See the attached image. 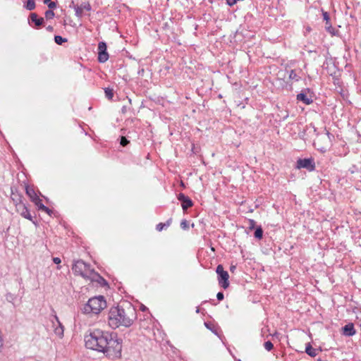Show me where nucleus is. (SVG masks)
Listing matches in <instances>:
<instances>
[{
  "label": "nucleus",
  "instance_id": "obj_1",
  "mask_svg": "<svg viewBox=\"0 0 361 361\" xmlns=\"http://www.w3.org/2000/svg\"><path fill=\"white\" fill-rule=\"evenodd\" d=\"M112 340L111 335L104 333L101 330L96 329L91 331L89 334L85 336V343L86 348L102 352L106 356H109V341Z\"/></svg>",
  "mask_w": 361,
  "mask_h": 361
},
{
  "label": "nucleus",
  "instance_id": "obj_2",
  "mask_svg": "<svg viewBox=\"0 0 361 361\" xmlns=\"http://www.w3.org/2000/svg\"><path fill=\"white\" fill-rule=\"evenodd\" d=\"M114 309L116 310L114 320L118 324L117 326L122 325L129 327L133 324L136 319V310L130 302L121 301Z\"/></svg>",
  "mask_w": 361,
  "mask_h": 361
},
{
  "label": "nucleus",
  "instance_id": "obj_3",
  "mask_svg": "<svg viewBox=\"0 0 361 361\" xmlns=\"http://www.w3.org/2000/svg\"><path fill=\"white\" fill-rule=\"evenodd\" d=\"M106 307V302L104 296L99 295L90 298L80 310L85 314H98Z\"/></svg>",
  "mask_w": 361,
  "mask_h": 361
},
{
  "label": "nucleus",
  "instance_id": "obj_4",
  "mask_svg": "<svg viewBox=\"0 0 361 361\" xmlns=\"http://www.w3.org/2000/svg\"><path fill=\"white\" fill-rule=\"evenodd\" d=\"M72 270L75 275L81 276L84 279H100L99 274H97L94 269H92L90 264L80 259L74 262Z\"/></svg>",
  "mask_w": 361,
  "mask_h": 361
},
{
  "label": "nucleus",
  "instance_id": "obj_5",
  "mask_svg": "<svg viewBox=\"0 0 361 361\" xmlns=\"http://www.w3.org/2000/svg\"><path fill=\"white\" fill-rule=\"evenodd\" d=\"M216 272L217 274L218 282L220 286L226 289L229 286V275L228 271L224 269L222 264H219L216 267Z\"/></svg>",
  "mask_w": 361,
  "mask_h": 361
},
{
  "label": "nucleus",
  "instance_id": "obj_6",
  "mask_svg": "<svg viewBox=\"0 0 361 361\" xmlns=\"http://www.w3.org/2000/svg\"><path fill=\"white\" fill-rule=\"evenodd\" d=\"M296 168L298 169H305L309 171L315 170V163L312 158L298 159L296 162Z\"/></svg>",
  "mask_w": 361,
  "mask_h": 361
},
{
  "label": "nucleus",
  "instance_id": "obj_7",
  "mask_svg": "<svg viewBox=\"0 0 361 361\" xmlns=\"http://www.w3.org/2000/svg\"><path fill=\"white\" fill-rule=\"evenodd\" d=\"M109 59V54L106 52V44L101 42L98 45V60L100 63L106 62Z\"/></svg>",
  "mask_w": 361,
  "mask_h": 361
},
{
  "label": "nucleus",
  "instance_id": "obj_8",
  "mask_svg": "<svg viewBox=\"0 0 361 361\" xmlns=\"http://www.w3.org/2000/svg\"><path fill=\"white\" fill-rule=\"evenodd\" d=\"M177 199L181 202V207L184 212L193 206L192 200L183 193H179L177 195Z\"/></svg>",
  "mask_w": 361,
  "mask_h": 361
},
{
  "label": "nucleus",
  "instance_id": "obj_9",
  "mask_svg": "<svg viewBox=\"0 0 361 361\" xmlns=\"http://www.w3.org/2000/svg\"><path fill=\"white\" fill-rule=\"evenodd\" d=\"M16 212L23 217H24L25 219H27L30 221H32L33 223H35L33 221H32V215L30 214L27 206L25 205V203H23L21 204H17V207H16Z\"/></svg>",
  "mask_w": 361,
  "mask_h": 361
},
{
  "label": "nucleus",
  "instance_id": "obj_10",
  "mask_svg": "<svg viewBox=\"0 0 361 361\" xmlns=\"http://www.w3.org/2000/svg\"><path fill=\"white\" fill-rule=\"evenodd\" d=\"M310 91L309 88L305 89L300 93L297 94L296 99L298 101L302 102L306 105H310L313 102V99L311 97H308L305 92Z\"/></svg>",
  "mask_w": 361,
  "mask_h": 361
},
{
  "label": "nucleus",
  "instance_id": "obj_11",
  "mask_svg": "<svg viewBox=\"0 0 361 361\" xmlns=\"http://www.w3.org/2000/svg\"><path fill=\"white\" fill-rule=\"evenodd\" d=\"M342 334L345 336H353L356 334V331L353 323H348L342 327Z\"/></svg>",
  "mask_w": 361,
  "mask_h": 361
},
{
  "label": "nucleus",
  "instance_id": "obj_12",
  "mask_svg": "<svg viewBox=\"0 0 361 361\" xmlns=\"http://www.w3.org/2000/svg\"><path fill=\"white\" fill-rule=\"evenodd\" d=\"M90 9L91 6L88 3H82L80 6L77 5L75 6V14L78 17H81L82 16L84 10L90 11Z\"/></svg>",
  "mask_w": 361,
  "mask_h": 361
},
{
  "label": "nucleus",
  "instance_id": "obj_13",
  "mask_svg": "<svg viewBox=\"0 0 361 361\" xmlns=\"http://www.w3.org/2000/svg\"><path fill=\"white\" fill-rule=\"evenodd\" d=\"M30 18L35 25L36 28H39L41 25H42L44 23V20L43 18H39L37 14L35 13H32L30 15Z\"/></svg>",
  "mask_w": 361,
  "mask_h": 361
},
{
  "label": "nucleus",
  "instance_id": "obj_14",
  "mask_svg": "<svg viewBox=\"0 0 361 361\" xmlns=\"http://www.w3.org/2000/svg\"><path fill=\"white\" fill-rule=\"evenodd\" d=\"M114 342L116 343V345H114V357L121 358L122 350V339H114Z\"/></svg>",
  "mask_w": 361,
  "mask_h": 361
},
{
  "label": "nucleus",
  "instance_id": "obj_15",
  "mask_svg": "<svg viewBox=\"0 0 361 361\" xmlns=\"http://www.w3.org/2000/svg\"><path fill=\"white\" fill-rule=\"evenodd\" d=\"M23 197L20 194H19L17 192H15L12 191L11 200L13 202V203L15 204L16 207H17V204H21L24 203L23 202Z\"/></svg>",
  "mask_w": 361,
  "mask_h": 361
},
{
  "label": "nucleus",
  "instance_id": "obj_16",
  "mask_svg": "<svg viewBox=\"0 0 361 361\" xmlns=\"http://www.w3.org/2000/svg\"><path fill=\"white\" fill-rule=\"evenodd\" d=\"M305 353L310 357H314L317 355V349L312 348L310 343L306 344Z\"/></svg>",
  "mask_w": 361,
  "mask_h": 361
},
{
  "label": "nucleus",
  "instance_id": "obj_17",
  "mask_svg": "<svg viewBox=\"0 0 361 361\" xmlns=\"http://www.w3.org/2000/svg\"><path fill=\"white\" fill-rule=\"evenodd\" d=\"M34 203L38 207L39 209L44 211L48 214H49V212H51V210L48 207L43 204L42 200H40L39 198H35V201L34 202Z\"/></svg>",
  "mask_w": 361,
  "mask_h": 361
},
{
  "label": "nucleus",
  "instance_id": "obj_18",
  "mask_svg": "<svg viewBox=\"0 0 361 361\" xmlns=\"http://www.w3.org/2000/svg\"><path fill=\"white\" fill-rule=\"evenodd\" d=\"M26 194L30 197L31 200L34 202L35 201V198H39L37 194L35 193L34 189L30 188V187L27 186L25 188Z\"/></svg>",
  "mask_w": 361,
  "mask_h": 361
},
{
  "label": "nucleus",
  "instance_id": "obj_19",
  "mask_svg": "<svg viewBox=\"0 0 361 361\" xmlns=\"http://www.w3.org/2000/svg\"><path fill=\"white\" fill-rule=\"evenodd\" d=\"M56 322H58L59 326L54 329V333L56 335L59 337H62L63 336V326L59 322L57 317H55Z\"/></svg>",
  "mask_w": 361,
  "mask_h": 361
},
{
  "label": "nucleus",
  "instance_id": "obj_20",
  "mask_svg": "<svg viewBox=\"0 0 361 361\" xmlns=\"http://www.w3.org/2000/svg\"><path fill=\"white\" fill-rule=\"evenodd\" d=\"M254 236L257 240H261L263 238V229L261 226H258L255 229Z\"/></svg>",
  "mask_w": 361,
  "mask_h": 361
},
{
  "label": "nucleus",
  "instance_id": "obj_21",
  "mask_svg": "<svg viewBox=\"0 0 361 361\" xmlns=\"http://www.w3.org/2000/svg\"><path fill=\"white\" fill-rule=\"evenodd\" d=\"M288 72V78L291 80L299 81L300 77L297 74L295 70L287 71Z\"/></svg>",
  "mask_w": 361,
  "mask_h": 361
},
{
  "label": "nucleus",
  "instance_id": "obj_22",
  "mask_svg": "<svg viewBox=\"0 0 361 361\" xmlns=\"http://www.w3.org/2000/svg\"><path fill=\"white\" fill-rule=\"evenodd\" d=\"M118 140L119 141V144L121 147H126L128 144H130V140L128 138L123 135H120L118 138Z\"/></svg>",
  "mask_w": 361,
  "mask_h": 361
},
{
  "label": "nucleus",
  "instance_id": "obj_23",
  "mask_svg": "<svg viewBox=\"0 0 361 361\" xmlns=\"http://www.w3.org/2000/svg\"><path fill=\"white\" fill-rule=\"evenodd\" d=\"M28 11H32L35 8V2L34 0H27V4L25 6Z\"/></svg>",
  "mask_w": 361,
  "mask_h": 361
},
{
  "label": "nucleus",
  "instance_id": "obj_24",
  "mask_svg": "<svg viewBox=\"0 0 361 361\" xmlns=\"http://www.w3.org/2000/svg\"><path fill=\"white\" fill-rule=\"evenodd\" d=\"M325 29L331 35H336V30H335L334 27H332L331 23L330 21H329V25H327V24L325 25Z\"/></svg>",
  "mask_w": 361,
  "mask_h": 361
},
{
  "label": "nucleus",
  "instance_id": "obj_25",
  "mask_svg": "<svg viewBox=\"0 0 361 361\" xmlns=\"http://www.w3.org/2000/svg\"><path fill=\"white\" fill-rule=\"evenodd\" d=\"M54 41L55 42L59 44V45H61L63 42H67V39L66 38H63L60 35H56L54 37Z\"/></svg>",
  "mask_w": 361,
  "mask_h": 361
},
{
  "label": "nucleus",
  "instance_id": "obj_26",
  "mask_svg": "<svg viewBox=\"0 0 361 361\" xmlns=\"http://www.w3.org/2000/svg\"><path fill=\"white\" fill-rule=\"evenodd\" d=\"M106 97L109 99H111L113 98V89L110 87H106L104 89Z\"/></svg>",
  "mask_w": 361,
  "mask_h": 361
},
{
  "label": "nucleus",
  "instance_id": "obj_27",
  "mask_svg": "<svg viewBox=\"0 0 361 361\" xmlns=\"http://www.w3.org/2000/svg\"><path fill=\"white\" fill-rule=\"evenodd\" d=\"M44 15H45V18L47 20L54 18V17L55 16L54 12L52 10H47V11H45Z\"/></svg>",
  "mask_w": 361,
  "mask_h": 361
},
{
  "label": "nucleus",
  "instance_id": "obj_28",
  "mask_svg": "<svg viewBox=\"0 0 361 361\" xmlns=\"http://www.w3.org/2000/svg\"><path fill=\"white\" fill-rule=\"evenodd\" d=\"M256 227V221L254 219H249L247 228L249 230H254Z\"/></svg>",
  "mask_w": 361,
  "mask_h": 361
},
{
  "label": "nucleus",
  "instance_id": "obj_29",
  "mask_svg": "<svg viewBox=\"0 0 361 361\" xmlns=\"http://www.w3.org/2000/svg\"><path fill=\"white\" fill-rule=\"evenodd\" d=\"M264 348L267 351H271L274 348V345L270 341H267L264 343Z\"/></svg>",
  "mask_w": 361,
  "mask_h": 361
},
{
  "label": "nucleus",
  "instance_id": "obj_30",
  "mask_svg": "<svg viewBox=\"0 0 361 361\" xmlns=\"http://www.w3.org/2000/svg\"><path fill=\"white\" fill-rule=\"evenodd\" d=\"M99 278L100 279H99V278L90 279V280L92 281H97L102 285H106V282L105 279L104 278H102L100 275H99Z\"/></svg>",
  "mask_w": 361,
  "mask_h": 361
},
{
  "label": "nucleus",
  "instance_id": "obj_31",
  "mask_svg": "<svg viewBox=\"0 0 361 361\" xmlns=\"http://www.w3.org/2000/svg\"><path fill=\"white\" fill-rule=\"evenodd\" d=\"M180 228L183 230L189 229V224L186 219H183L180 222Z\"/></svg>",
  "mask_w": 361,
  "mask_h": 361
},
{
  "label": "nucleus",
  "instance_id": "obj_32",
  "mask_svg": "<svg viewBox=\"0 0 361 361\" xmlns=\"http://www.w3.org/2000/svg\"><path fill=\"white\" fill-rule=\"evenodd\" d=\"M322 16L324 20L326 21V24L329 25L330 21V16L328 12L322 11Z\"/></svg>",
  "mask_w": 361,
  "mask_h": 361
},
{
  "label": "nucleus",
  "instance_id": "obj_33",
  "mask_svg": "<svg viewBox=\"0 0 361 361\" xmlns=\"http://www.w3.org/2000/svg\"><path fill=\"white\" fill-rule=\"evenodd\" d=\"M116 107L117 108H120L121 113L123 114H126V112L127 111L128 107H127V106L126 104L121 105L120 104H116Z\"/></svg>",
  "mask_w": 361,
  "mask_h": 361
},
{
  "label": "nucleus",
  "instance_id": "obj_34",
  "mask_svg": "<svg viewBox=\"0 0 361 361\" xmlns=\"http://www.w3.org/2000/svg\"><path fill=\"white\" fill-rule=\"evenodd\" d=\"M325 130L330 142H331L332 140L334 139V135L332 133H329L326 129H325Z\"/></svg>",
  "mask_w": 361,
  "mask_h": 361
},
{
  "label": "nucleus",
  "instance_id": "obj_35",
  "mask_svg": "<svg viewBox=\"0 0 361 361\" xmlns=\"http://www.w3.org/2000/svg\"><path fill=\"white\" fill-rule=\"evenodd\" d=\"M216 298L219 301H221V300H223L224 298V293L223 292H219L217 294H216Z\"/></svg>",
  "mask_w": 361,
  "mask_h": 361
},
{
  "label": "nucleus",
  "instance_id": "obj_36",
  "mask_svg": "<svg viewBox=\"0 0 361 361\" xmlns=\"http://www.w3.org/2000/svg\"><path fill=\"white\" fill-rule=\"evenodd\" d=\"M49 10L54 9L56 7V4L54 1H51L47 4Z\"/></svg>",
  "mask_w": 361,
  "mask_h": 361
},
{
  "label": "nucleus",
  "instance_id": "obj_37",
  "mask_svg": "<svg viewBox=\"0 0 361 361\" xmlns=\"http://www.w3.org/2000/svg\"><path fill=\"white\" fill-rule=\"evenodd\" d=\"M164 228H165L164 223H159L156 226V229L158 231H161Z\"/></svg>",
  "mask_w": 361,
  "mask_h": 361
},
{
  "label": "nucleus",
  "instance_id": "obj_38",
  "mask_svg": "<svg viewBox=\"0 0 361 361\" xmlns=\"http://www.w3.org/2000/svg\"><path fill=\"white\" fill-rule=\"evenodd\" d=\"M237 1H238L237 0H226V4L229 6H232L235 5L237 3Z\"/></svg>",
  "mask_w": 361,
  "mask_h": 361
},
{
  "label": "nucleus",
  "instance_id": "obj_39",
  "mask_svg": "<svg viewBox=\"0 0 361 361\" xmlns=\"http://www.w3.org/2000/svg\"><path fill=\"white\" fill-rule=\"evenodd\" d=\"M205 326L210 329L212 332H214L215 334H217L216 331L213 329V328L211 326V325L209 323L205 322L204 323Z\"/></svg>",
  "mask_w": 361,
  "mask_h": 361
},
{
  "label": "nucleus",
  "instance_id": "obj_40",
  "mask_svg": "<svg viewBox=\"0 0 361 361\" xmlns=\"http://www.w3.org/2000/svg\"><path fill=\"white\" fill-rule=\"evenodd\" d=\"M171 221H172V219H169L166 221V223H164L165 228H168L171 225Z\"/></svg>",
  "mask_w": 361,
  "mask_h": 361
},
{
  "label": "nucleus",
  "instance_id": "obj_41",
  "mask_svg": "<svg viewBox=\"0 0 361 361\" xmlns=\"http://www.w3.org/2000/svg\"><path fill=\"white\" fill-rule=\"evenodd\" d=\"M171 221H172V219H169L166 221V223H164L165 228H168L171 225Z\"/></svg>",
  "mask_w": 361,
  "mask_h": 361
},
{
  "label": "nucleus",
  "instance_id": "obj_42",
  "mask_svg": "<svg viewBox=\"0 0 361 361\" xmlns=\"http://www.w3.org/2000/svg\"><path fill=\"white\" fill-rule=\"evenodd\" d=\"M53 262L56 264H59L61 262V260L59 257H54L53 258Z\"/></svg>",
  "mask_w": 361,
  "mask_h": 361
},
{
  "label": "nucleus",
  "instance_id": "obj_43",
  "mask_svg": "<svg viewBox=\"0 0 361 361\" xmlns=\"http://www.w3.org/2000/svg\"><path fill=\"white\" fill-rule=\"evenodd\" d=\"M236 269V265L231 264L230 267V271L234 273Z\"/></svg>",
  "mask_w": 361,
  "mask_h": 361
},
{
  "label": "nucleus",
  "instance_id": "obj_44",
  "mask_svg": "<svg viewBox=\"0 0 361 361\" xmlns=\"http://www.w3.org/2000/svg\"><path fill=\"white\" fill-rule=\"evenodd\" d=\"M47 30L49 31V32H52L54 28L51 25H49L48 27H47Z\"/></svg>",
  "mask_w": 361,
  "mask_h": 361
},
{
  "label": "nucleus",
  "instance_id": "obj_45",
  "mask_svg": "<svg viewBox=\"0 0 361 361\" xmlns=\"http://www.w3.org/2000/svg\"><path fill=\"white\" fill-rule=\"evenodd\" d=\"M140 310L142 311V312H145L146 310H147V307H145V305H142L141 307H140Z\"/></svg>",
  "mask_w": 361,
  "mask_h": 361
},
{
  "label": "nucleus",
  "instance_id": "obj_46",
  "mask_svg": "<svg viewBox=\"0 0 361 361\" xmlns=\"http://www.w3.org/2000/svg\"><path fill=\"white\" fill-rule=\"evenodd\" d=\"M311 30H312V29H311V27H310L307 26V27H306V31H307V32H310Z\"/></svg>",
  "mask_w": 361,
  "mask_h": 361
},
{
  "label": "nucleus",
  "instance_id": "obj_47",
  "mask_svg": "<svg viewBox=\"0 0 361 361\" xmlns=\"http://www.w3.org/2000/svg\"><path fill=\"white\" fill-rule=\"evenodd\" d=\"M49 2H51V0H44L45 4H48Z\"/></svg>",
  "mask_w": 361,
  "mask_h": 361
},
{
  "label": "nucleus",
  "instance_id": "obj_48",
  "mask_svg": "<svg viewBox=\"0 0 361 361\" xmlns=\"http://www.w3.org/2000/svg\"><path fill=\"white\" fill-rule=\"evenodd\" d=\"M329 74H330L331 75H334V74H336V71L331 72V73H329Z\"/></svg>",
  "mask_w": 361,
  "mask_h": 361
},
{
  "label": "nucleus",
  "instance_id": "obj_49",
  "mask_svg": "<svg viewBox=\"0 0 361 361\" xmlns=\"http://www.w3.org/2000/svg\"><path fill=\"white\" fill-rule=\"evenodd\" d=\"M196 312L197 313H199L200 312V308L197 307V309H196Z\"/></svg>",
  "mask_w": 361,
  "mask_h": 361
},
{
  "label": "nucleus",
  "instance_id": "obj_50",
  "mask_svg": "<svg viewBox=\"0 0 361 361\" xmlns=\"http://www.w3.org/2000/svg\"><path fill=\"white\" fill-rule=\"evenodd\" d=\"M109 320H111V319H113V317H112L111 315H109Z\"/></svg>",
  "mask_w": 361,
  "mask_h": 361
},
{
  "label": "nucleus",
  "instance_id": "obj_51",
  "mask_svg": "<svg viewBox=\"0 0 361 361\" xmlns=\"http://www.w3.org/2000/svg\"><path fill=\"white\" fill-rule=\"evenodd\" d=\"M121 131H123V134H124V133H125L126 130H124V129H121Z\"/></svg>",
  "mask_w": 361,
  "mask_h": 361
},
{
  "label": "nucleus",
  "instance_id": "obj_52",
  "mask_svg": "<svg viewBox=\"0 0 361 361\" xmlns=\"http://www.w3.org/2000/svg\"><path fill=\"white\" fill-rule=\"evenodd\" d=\"M238 361H241L240 360H238Z\"/></svg>",
  "mask_w": 361,
  "mask_h": 361
}]
</instances>
